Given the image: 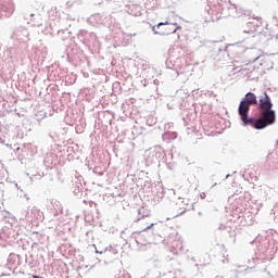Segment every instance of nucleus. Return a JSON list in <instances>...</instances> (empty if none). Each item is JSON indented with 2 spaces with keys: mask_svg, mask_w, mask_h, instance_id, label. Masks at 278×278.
I'll return each mask as SVG.
<instances>
[{
  "mask_svg": "<svg viewBox=\"0 0 278 278\" xmlns=\"http://www.w3.org/2000/svg\"><path fill=\"white\" fill-rule=\"evenodd\" d=\"M96 253H100V254H101V253H103V252H99V250H96Z\"/></svg>",
  "mask_w": 278,
  "mask_h": 278,
  "instance_id": "obj_5",
  "label": "nucleus"
},
{
  "mask_svg": "<svg viewBox=\"0 0 278 278\" xmlns=\"http://www.w3.org/2000/svg\"><path fill=\"white\" fill-rule=\"evenodd\" d=\"M138 212H139V214H141L142 210H139Z\"/></svg>",
  "mask_w": 278,
  "mask_h": 278,
  "instance_id": "obj_6",
  "label": "nucleus"
},
{
  "mask_svg": "<svg viewBox=\"0 0 278 278\" xmlns=\"http://www.w3.org/2000/svg\"><path fill=\"white\" fill-rule=\"evenodd\" d=\"M162 25H169V23H168V22L159 23L156 26H153V27H152V31H153L155 35L164 36V34H166V35H168V34H175L176 31H178V29H181V26H177V27L174 28V29H169L167 33L157 31L156 29H160V27H162Z\"/></svg>",
  "mask_w": 278,
  "mask_h": 278,
  "instance_id": "obj_3",
  "label": "nucleus"
},
{
  "mask_svg": "<svg viewBox=\"0 0 278 278\" xmlns=\"http://www.w3.org/2000/svg\"><path fill=\"white\" fill-rule=\"evenodd\" d=\"M151 227H153V224H151L150 226H148V228H147V229H151Z\"/></svg>",
  "mask_w": 278,
  "mask_h": 278,
  "instance_id": "obj_4",
  "label": "nucleus"
},
{
  "mask_svg": "<svg viewBox=\"0 0 278 278\" xmlns=\"http://www.w3.org/2000/svg\"><path fill=\"white\" fill-rule=\"evenodd\" d=\"M258 110L260 117L256 121L253 119V124H250L254 129H266V127L275 125L277 115L275 110H273V102L270 101L268 93L264 92L263 96L260 97Z\"/></svg>",
  "mask_w": 278,
  "mask_h": 278,
  "instance_id": "obj_1",
  "label": "nucleus"
},
{
  "mask_svg": "<svg viewBox=\"0 0 278 278\" xmlns=\"http://www.w3.org/2000/svg\"><path fill=\"white\" fill-rule=\"evenodd\" d=\"M251 105H257V96L253 92H248L244 99L239 104V116L243 123V125H253V118H249V110H251Z\"/></svg>",
  "mask_w": 278,
  "mask_h": 278,
  "instance_id": "obj_2",
  "label": "nucleus"
}]
</instances>
